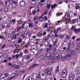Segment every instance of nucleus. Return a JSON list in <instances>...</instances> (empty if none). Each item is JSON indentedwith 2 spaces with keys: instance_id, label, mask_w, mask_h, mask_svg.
Segmentation results:
<instances>
[{
  "instance_id": "obj_1",
  "label": "nucleus",
  "mask_w": 80,
  "mask_h": 80,
  "mask_svg": "<svg viewBox=\"0 0 80 80\" xmlns=\"http://www.w3.org/2000/svg\"><path fill=\"white\" fill-rule=\"evenodd\" d=\"M8 76H9V74L8 73L3 74L0 76V79L2 80H5L6 78H7Z\"/></svg>"
},
{
  "instance_id": "obj_2",
  "label": "nucleus",
  "mask_w": 80,
  "mask_h": 80,
  "mask_svg": "<svg viewBox=\"0 0 80 80\" xmlns=\"http://www.w3.org/2000/svg\"><path fill=\"white\" fill-rule=\"evenodd\" d=\"M17 75H18V74H17V73H12L11 75V76H12V77H8L7 79V80H12V79H13V78H15V77H17Z\"/></svg>"
},
{
  "instance_id": "obj_3",
  "label": "nucleus",
  "mask_w": 80,
  "mask_h": 80,
  "mask_svg": "<svg viewBox=\"0 0 80 80\" xmlns=\"http://www.w3.org/2000/svg\"><path fill=\"white\" fill-rule=\"evenodd\" d=\"M71 57H72V55L70 54H68L67 55V56H64L63 57L61 58L62 60V61H64L66 59H70V58H71Z\"/></svg>"
},
{
  "instance_id": "obj_4",
  "label": "nucleus",
  "mask_w": 80,
  "mask_h": 80,
  "mask_svg": "<svg viewBox=\"0 0 80 80\" xmlns=\"http://www.w3.org/2000/svg\"><path fill=\"white\" fill-rule=\"evenodd\" d=\"M67 70L64 69L63 70L62 73V78H65L67 77Z\"/></svg>"
},
{
  "instance_id": "obj_5",
  "label": "nucleus",
  "mask_w": 80,
  "mask_h": 80,
  "mask_svg": "<svg viewBox=\"0 0 80 80\" xmlns=\"http://www.w3.org/2000/svg\"><path fill=\"white\" fill-rule=\"evenodd\" d=\"M75 78V75L73 73H71L69 75V79L73 80Z\"/></svg>"
},
{
  "instance_id": "obj_6",
  "label": "nucleus",
  "mask_w": 80,
  "mask_h": 80,
  "mask_svg": "<svg viewBox=\"0 0 80 80\" xmlns=\"http://www.w3.org/2000/svg\"><path fill=\"white\" fill-rule=\"evenodd\" d=\"M55 57L56 58V60H60V59H62V56L61 55H59L58 54H57L55 55Z\"/></svg>"
},
{
  "instance_id": "obj_7",
  "label": "nucleus",
  "mask_w": 80,
  "mask_h": 80,
  "mask_svg": "<svg viewBox=\"0 0 80 80\" xmlns=\"http://www.w3.org/2000/svg\"><path fill=\"white\" fill-rule=\"evenodd\" d=\"M17 5H18L17 2L14 1L12 2V3L11 6L12 7H13V8H15V7H16L17 6Z\"/></svg>"
},
{
  "instance_id": "obj_8",
  "label": "nucleus",
  "mask_w": 80,
  "mask_h": 80,
  "mask_svg": "<svg viewBox=\"0 0 80 80\" xmlns=\"http://www.w3.org/2000/svg\"><path fill=\"white\" fill-rule=\"evenodd\" d=\"M26 2H25L24 1H21L20 3V5L21 7H25V5H26Z\"/></svg>"
},
{
  "instance_id": "obj_9",
  "label": "nucleus",
  "mask_w": 80,
  "mask_h": 80,
  "mask_svg": "<svg viewBox=\"0 0 80 80\" xmlns=\"http://www.w3.org/2000/svg\"><path fill=\"white\" fill-rule=\"evenodd\" d=\"M45 70L46 71H47V73L48 74V75H51V74L52 73V69H46Z\"/></svg>"
},
{
  "instance_id": "obj_10",
  "label": "nucleus",
  "mask_w": 80,
  "mask_h": 80,
  "mask_svg": "<svg viewBox=\"0 0 80 80\" xmlns=\"http://www.w3.org/2000/svg\"><path fill=\"white\" fill-rule=\"evenodd\" d=\"M76 72L77 73H80V67H77L76 68Z\"/></svg>"
},
{
  "instance_id": "obj_11",
  "label": "nucleus",
  "mask_w": 80,
  "mask_h": 80,
  "mask_svg": "<svg viewBox=\"0 0 80 80\" xmlns=\"http://www.w3.org/2000/svg\"><path fill=\"white\" fill-rule=\"evenodd\" d=\"M31 49L32 50H38L37 47L35 46V45L32 46H31Z\"/></svg>"
},
{
  "instance_id": "obj_12",
  "label": "nucleus",
  "mask_w": 80,
  "mask_h": 80,
  "mask_svg": "<svg viewBox=\"0 0 80 80\" xmlns=\"http://www.w3.org/2000/svg\"><path fill=\"white\" fill-rule=\"evenodd\" d=\"M77 22V19H74L72 20H71L70 22V23L71 24H73V23H75Z\"/></svg>"
},
{
  "instance_id": "obj_13",
  "label": "nucleus",
  "mask_w": 80,
  "mask_h": 80,
  "mask_svg": "<svg viewBox=\"0 0 80 80\" xmlns=\"http://www.w3.org/2000/svg\"><path fill=\"white\" fill-rule=\"evenodd\" d=\"M36 35H37L38 37H42V33L40 32H38L37 33Z\"/></svg>"
},
{
  "instance_id": "obj_14",
  "label": "nucleus",
  "mask_w": 80,
  "mask_h": 80,
  "mask_svg": "<svg viewBox=\"0 0 80 80\" xmlns=\"http://www.w3.org/2000/svg\"><path fill=\"white\" fill-rule=\"evenodd\" d=\"M52 28H53V27H49L47 29V31L48 32H49L52 29Z\"/></svg>"
},
{
  "instance_id": "obj_15",
  "label": "nucleus",
  "mask_w": 80,
  "mask_h": 80,
  "mask_svg": "<svg viewBox=\"0 0 80 80\" xmlns=\"http://www.w3.org/2000/svg\"><path fill=\"white\" fill-rule=\"evenodd\" d=\"M70 18L69 19L68 18H66L65 19V22L66 23H68L70 22Z\"/></svg>"
},
{
  "instance_id": "obj_16",
  "label": "nucleus",
  "mask_w": 80,
  "mask_h": 80,
  "mask_svg": "<svg viewBox=\"0 0 80 80\" xmlns=\"http://www.w3.org/2000/svg\"><path fill=\"white\" fill-rule=\"evenodd\" d=\"M39 20L40 22H43V21L44 20V18H43L42 17V16L39 18Z\"/></svg>"
},
{
  "instance_id": "obj_17",
  "label": "nucleus",
  "mask_w": 80,
  "mask_h": 80,
  "mask_svg": "<svg viewBox=\"0 0 80 80\" xmlns=\"http://www.w3.org/2000/svg\"><path fill=\"white\" fill-rule=\"evenodd\" d=\"M48 23H45L43 26V28H48Z\"/></svg>"
},
{
  "instance_id": "obj_18",
  "label": "nucleus",
  "mask_w": 80,
  "mask_h": 80,
  "mask_svg": "<svg viewBox=\"0 0 80 80\" xmlns=\"http://www.w3.org/2000/svg\"><path fill=\"white\" fill-rule=\"evenodd\" d=\"M47 52L46 54V56L47 57H49L50 56V52Z\"/></svg>"
},
{
  "instance_id": "obj_19",
  "label": "nucleus",
  "mask_w": 80,
  "mask_h": 80,
  "mask_svg": "<svg viewBox=\"0 0 80 80\" xmlns=\"http://www.w3.org/2000/svg\"><path fill=\"white\" fill-rule=\"evenodd\" d=\"M56 5H57V4H52V5L51 10L53 9V8H55Z\"/></svg>"
},
{
  "instance_id": "obj_20",
  "label": "nucleus",
  "mask_w": 80,
  "mask_h": 80,
  "mask_svg": "<svg viewBox=\"0 0 80 80\" xmlns=\"http://www.w3.org/2000/svg\"><path fill=\"white\" fill-rule=\"evenodd\" d=\"M52 46H50L49 48H47V52H48V51L49 50H52Z\"/></svg>"
},
{
  "instance_id": "obj_21",
  "label": "nucleus",
  "mask_w": 80,
  "mask_h": 80,
  "mask_svg": "<svg viewBox=\"0 0 80 80\" xmlns=\"http://www.w3.org/2000/svg\"><path fill=\"white\" fill-rule=\"evenodd\" d=\"M22 38H20L18 39V43L20 44V43L22 42Z\"/></svg>"
},
{
  "instance_id": "obj_22",
  "label": "nucleus",
  "mask_w": 80,
  "mask_h": 80,
  "mask_svg": "<svg viewBox=\"0 0 80 80\" xmlns=\"http://www.w3.org/2000/svg\"><path fill=\"white\" fill-rule=\"evenodd\" d=\"M40 58L41 60H43L45 59V58H44V56L43 55H41L40 56Z\"/></svg>"
},
{
  "instance_id": "obj_23",
  "label": "nucleus",
  "mask_w": 80,
  "mask_h": 80,
  "mask_svg": "<svg viewBox=\"0 0 80 80\" xmlns=\"http://www.w3.org/2000/svg\"><path fill=\"white\" fill-rule=\"evenodd\" d=\"M62 13L61 12H57V17H58V16H60L61 15H62Z\"/></svg>"
},
{
  "instance_id": "obj_24",
  "label": "nucleus",
  "mask_w": 80,
  "mask_h": 80,
  "mask_svg": "<svg viewBox=\"0 0 80 80\" xmlns=\"http://www.w3.org/2000/svg\"><path fill=\"white\" fill-rule=\"evenodd\" d=\"M38 18L37 16H35L34 17V18L33 19V20L34 21H35L37 20H38Z\"/></svg>"
},
{
  "instance_id": "obj_25",
  "label": "nucleus",
  "mask_w": 80,
  "mask_h": 80,
  "mask_svg": "<svg viewBox=\"0 0 80 80\" xmlns=\"http://www.w3.org/2000/svg\"><path fill=\"white\" fill-rule=\"evenodd\" d=\"M58 71H59V66H58L57 69L56 70V73H58Z\"/></svg>"
},
{
  "instance_id": "obj_26",
  "label": "nucleus",
  "mask_w": 80,
  "mask_h": 80,
  "mask_svg": "<svg viewBox=\"0 0 80 80\" xmlns=\"http://www.w3.org/2000/svg\"><path fill=\"white\" fill-rule=\"evenodd\" d=\"M50 7H51V5L50 4H47L46 7L47 8H50Z\"/></svg>"
},
{
  "instance_id": "obj_27",
  "label": "nucleus",
  "mask_w": 80,
  "mask_h": 80,
  "mask_svg": "<svg viewBox=\"0 0 80 80\" xmlns=\"http://www.w3.org/2000/svg\"><path fill=\"white\" fill-rule=\"evenodd\" d=\"M29 27H31V28H33V25L32 24V23H30L29 24Z\"/></svg>"
},
{
  "instance_id": "obj_28",
  "label": "nucleus",
  "mask_w": 80,
  "mask_h": 80,
  "mask_svg": "<svg viewBox=\"0 0 80 80\" xmlns=\"http://www.w3.org/2000/svg\"><path fill=\"white\" fill-rule=\"evenodd\" d=\"M43 73L42 74V75L43 77H46V73H45V72H43Z\"/></svg>"
},
{
  "instance_id": "obj_29",
  "label": "nucleus",
  "mask_w": 80,
  "mask_h": 80,
  "mask_svg": "<svg viewBox=\"0 0 80 80\" xmlns=\"http://www.w3.org/2000/svg\"><path fill=\"white\" fill-rule=\"evenodd\" d=\"M5 27L4 25H1V26H0V29H3Z\"/></svg>"
},
{
  "instance_id": "obj_30",
  "label": "nucleus",
  "mask_w": 80,
  "mask_h": 80,
  "mask_svg": "<svg viewBox=\"0 0 80 80\" xmlns=\"http://www.w3.org/2000/svg\"><path fill=\"white\" fill-rule=\"evenodd\" d=\"M44 45L45 46H48V41L45 42Z\"/></svg>"
},
{
  "instance_id": "obj_31",
  "label": "nucleus",
  "mask_w": 80,
  "mask_h": 80,
  "mask_svg": "<svg viewBox=\"0 0 80 80\" xmlns=\"http://www.w3.org/2000/svg\"><path fill=\"white\" fill-rule=\"evenodd\" d=\"M59 38H63V37H64V35L62 34H61L59 36Z\"/></svg>"
},
{
  "instance_id": "obj_32",
  "label": "nucleus",
  "mask_w": 80,
  "mask_h": 80,
  "mask_svg": "<svg viewBox=\"0 0 80 80\" xmlns=\"http://www.w3.org/2000/svg\"><path fill=\"white\" fill-rule=\"evenodd\" d=\"M16 49L15 50H14V53H17L18 51V47H17Z\"/></svg>"
},
{
  "instance_id": "obj_33",
  "label": "nucleus",
  "mask_w": 80,
  "mask_h": 80,
  "mask_svg": "<svg viewBox=\"0 0 80 80\" xmlns=\"http://www.w3.org/2000/svg\"><path fill=\"white\" fill-rule=\"evenodd\" d=\"M62 21V20H60L58 21V22H56V24H58H58H59V23H60V22H61Z\"/></svg>"
},
{
  "instance_id": "obj_34",
  "label": "nucleus",
  "mask_w": 80,
  "mask_h": 80,
  "mask_svg": "<svg viewBox=\"0 0 80 80\" xmlns=\"http://www.w3.org/2000/svg\"><path fill=\"white\" fill-rule=\"evenodd\" d=\"M21 28L20 27H19L18 29H17V30L18 31H21V32H21V33H22V30H21Z\"/></svg>"
},
{
  "instance_id": "obj_35",
  "label": "nucleus",
  "mask_w": 80,
  "mask_h": 80,
  "mask_svg": "<svg viewBox=\"0 0 80 80\" xmlns=\"http://www.w3.org/2000/svg\"><path fill=\"white\" fill-rule=\"evenodd\" d=\"M71 52L72 55H75V52L73 50H72Z\"/></svg>"
},
{
  "instance_id": "obj_36",
  "label": "nucleus",
  "mask_w": 80,
  "mask_h": 80,
  "mask_svg": "<svg viewBox=\"0 0 80 80\" xmlns=\"http://www.w3.org/2000/svg\"><path fill=\"white\" fill-rule=\"evenodd\" d=\"M39 55L40 53H38L35 55V56L36 57H38V56H39Z\"/></svg>"
},
{
  "instance_id": "obj_37",
  "label": "nucleus",
  "mask_w": 80,
  "mask_h": 80,
  "mask_svg": "<svg viewBox=\"0 0 80 80\" xmlns=\"http://www.w3.org/2000/svg\"><path fill=\"white\" fill-rule=\"evenodd\" d=\"M75 8L77 10V9H80V6H76Z\"/></svg>"
},
{
  "instance_id": "obj_38",
  "label": "nucleus",
  "mask_w": 80,
  "mask_h": 80,
  "mask_svg": "<svg viewBox=\"0 0 80 80\" xmlns=\"http://www.w3.org/2000/svg\"><path fill=\"white\" fill-rule=\"evenodd\" d=\"M4 11L5 12H8V8H5L4 9Z\"/></svg>"
},
{
  "instance_id": "obj_39",
  "label": "nucleus",
  "mask_w": 80,
  "mask_h": 80,
  "mask_svg": "<svg viewBox=\"0 0 80 80\" xmlns=\"http://www.w3.org/2000/svg\"><path fill=\"white\" fill-rule=\"evenodd\" d=\"M70 46H68L67 49V51L68 52H69V51H70Z\"/></svg>"
},
{
  "instance_id": "obj_40",
  "label": "nucleus",
  "mask_w": 80,
  "mask_h": 80,
  "mask_svg": "<svg viewBox=\"0 0 80 80\" xmlns=\"http://www.w3.org/2000/svg\"><path fill=\"white\" fill-rule=\"evenodd\" d=\"M53 32L54 33H55V34H57L58 33L57 32V31L55 29H53Z\"/></svg>"
},
{
  "instance_id": "obj_41",
  "label": "nucleus",
  "mask_w": 80,
  "mask_h": 80,
  "mask_svg": "<svg viewBox=\"0 0 80 80\" xmlns=\"http://www.w3.org/2000/svg\"><path fill=\"white\" fill-rule=\"evenodd\" d=\"M68 47H69L70 48H72L73 47V44H70V45H69Z\"/></svg>"
},
{
  "instance_id": "obj_42",
  "label": "nucleus",
  "mask_w": 80,
  "mask_h": 80,
  "mask_svg": "<svg viewBox=\"0 0 80 80\" xmlns=\"http://www.w3.org/2000/svg\"><path fill=\"white\" fill-rule=\"evenodd\" d=\"M31 3L33 5H34V4H35V1H32L31 2Z\"/></svg>"
},
{
  "instance_id": "obj_43",
  "label": "nucleus",
  "mask_w": 80,
  "mask_h": 80,
  "mask_svg": "<svg viewBox=\"0 0 80 80\" xmlns=\"http://www.w3.org/2000/svg\"><path fill=\"white\" fill-rule=\"evenodd\" d=\"M22 21L21 20H19V21H18V24H20V23H22Z\"/></svg>"
},
{
  "instance_id": "obj_44",
  "label": "nucleus",
  "mask_w": 80,
  "mask_h": 80,
  "mask_svg": "<svg viewBox=\"0 0 80 80\" xmlns=\"http://www.w3.org/2000/svg\"><path fill=\"white\" fill-rule=\"evenodd\" d=\"M47 34V32H43V33H42V35H43V36H44V35H45Z\"/></svg>"
},
{
  "instance_id": "obj_45",
  "label": "nucleus",
  "mask_w": 80,
  "mask_h": 80,
  "mask_svg": "<svg viewBox=\"0 0 80 80\" xmlns=\"http://www.w3.org/2000/svg\"><path fill=\"white\" fill-rule=\"evenodd\" d=\"M47 13H48V11L47 10H45L44 12V15H47Z\"/></svg>"
},
{
  "instance_id": "obj_46",
  "label": "nucleus",
  "mask_w": 80,
  "mask_h": 80,
  "mask_svg": "<svg viewBox=\"0 0 80 80\" xmlns=\"http://www.w3.org/2000/svg\"><path fill=\"white\" fill-rule=\"evenodd\" d=\"M52 50L54 52H56L57 51V48L55 47L53 48Z\"/></svg>"
},
{
  "instance_id": "obj_47",
  "label": "nucleus",
  "mask_w": 80,
  "mask_h": 80,
  "mask_svg": "<svg viewBox=\"0 0 80 80\" xmlns=\"http://www.w3.org/2000/svg\"><path fill=\"white\" fill-rule=\"evenodd\" d=\"M15 21H16V20L15 19H13L12 20V22H13V24H14L15 23Z\"/></svg>"
},
{
  "instance_id": "obj_48",
  "label": "nucleus",
  "mask_w": 80,
  "mask_h": 80,
  "mask_svg": "<svg viewBox=\"0 0 80 80\" xmlns=\"http://www.w3.org/2000/svg\"><path fill=\"white\" fill-rule=\"evenodd\" d=\"M34 29H35V30H37V29H38V26L37 25H35Z\"/></svg>"
},
{
  "instance_id": "obj_49",
  "label": "nucleus",
  "mask_w": 80,
  "mask_h": 80,
  "mask_svg": "<svg viewBox=\"0 0 80 80\" xmlns=\"http://www.w3.org/2000/svg\"><path fill=\"white\" fill-rule=\"evenodd\" d=\"M51 60H55V57L52 56L51 57Z\"/></svg>"
},
{
  "instance_id": "obj_50",
  "label": "nucleus",
  "mask_w": 80,
  "mask_h": 80,
  "mask_svg": "<svg viewBox=\"0 0 80 80\" xmlns=\"http://www.w3.org/2000/svg\"><path fill=\"white\" fill-rule=\"evenodd\" d=\"M23 53H21L19 54V57H22V55Z\"/></svg>"
},
{
  "instance_id": "obj_51",
  "label": "nucleus",
  "mask_w": 80,
  "mask_h": 80,
  "mask_svg": "<svg viewBox=\"0 0 80 80\" xmlns=\"http://www.w3.org/2000/svg\"><path fill=\"white\" fill-rule=\"evenodd\" d=\"M48 39H50V34H48L47 37Z\"/></svg>"
},
{
  "instance_id": "obj_52",
  "label": "nucleus",
  "mask_w": 80,
  "mask_h": 80,
  "mask_svg": "<svg viewBox=\"0 0 80 80\" xmlns=\"http://www.w3.org/2000/svg\"><path fill=\"white\" fill-rule=\"evenodd\" d=\"M21 36L23 37V38H25V35L23 34H21Z\"/></svg>"
},
{
  "instance_id": "obj_53",
  "label": "nucleus",
  "mask_w": 80,
  "mask_h": 80,
  "mask_svg": "<svg viewBox=\"0 0 80 80\" xmlns=\"http://www.w3.org/2000/svg\"><path fill=\"white\" fill-rule=\"evenodd\" d=\"M36 13H37V11L36 10H34L32 12V14L35 15Z\"/></svg>"
},
{
  "instance_id": "obj_54",
  "label": "nucleus",
  "mask_w": 80,
  "mask_h": 80,
  "mask_svg": "<svg viewBox=\"0 0 80 80\" xmlns=\"http://www.w3.org/2000/svg\"><path fill=\"white\" fill-rule=\"evenodd\" d=\"M25 23H26V21H24L22 24V25L23 26H25Z\"/></svg>"
},
{
  "instance_id": "obj_55",
  "label": "nucleus",
  "mask_w": 80,
  "mask_h": 80,
  "mask_svg": "<svg viewBox=\"0 0 80 80\" xmlns=\"http://www.w3.org/2000/svg\"><path fill=\"white\" fill-rule=\"evenodd\" d=\"M24 52L25 53H28V51L27 49H25L24 51Z\"/></svg>"
},
{
  "instance_id": "obj_56",
  "label": "nucleus",
  "mask_w": 80,
  "mask_h": 80,
  "mask_svg": "<svg viewBox=\"0 0 80 80\" xmlns=\"http://www.w3.org/2000/svg\"><path fill=\"white\" fill-rule=\"evenodd\" d=\"M0 5H3V2H2V0H0Z\"/></svg>"
},
{
  "instance_id": "obj_57",
  "label": "nucleus",
  "mask_w": 80,
  "mask_h": 80,
  "mask_svg": "<svg viewBox=\"0 0 80 80\" xmlns=\"http://www.w3.org/2000/svg\"><path fill=\"white\" fill-rule=\"evenodd\" d=\"M40 2L41 3H44L45 2H46V1L45 0H41Z\"/></svg>"
},
{
  "instance_id": "obj_58",
  "label": "nucleus",
  "mask_w": 80,
  "mask_h": 80,
  "mask_svg": "<svg viewBox=\"0 0 80 80\" xmlns=\"http://www.w3.org/2000/svg\"><path fill=\"white\" fill-rule=\"evenodd\" d=\"M37 38V36H35V35H33L32 36V38L33 39H35V38Z\"/></svg>"
},
{
  "instance_id": "obj_59",
  "label": "nucleus",
  "mask_w": 80,
  "mask_h": 80,
  "mask_svg": "<svg viewBox=\"0 0 80 80\" xmlns=\"http://www.w3.org/2000/svg\"><path fill=\"white\" fill-rule=\"evenodd\" d=\"M74 32H78V29H75L74 30Z\"/></svg>"
},
{
  "instance_id": "obj_60",
  "label": "nucleus",
  "mask_w": 80,
  "mask_h": 80,
  "mask_svg": "<svg viewBox=\"0 0 80 80\" xmlns=\"http://www.w3.org/2000/svg\"><path fill=\"white\" fill-rule=\"evenodd\" d=\"M44 20H47V16L44 17Z\"/></svg>"
},
{
  "instance_id": "obj_61",
  "label": "nucleus",
  "mask_w": 80,
  "mask_h": 80,
  "mask_svg": "<svg viewBox=\"0 0 80 80\" xmlns=\"http://www.w3.org/2000/svg\"><path fill=\"white\" fill-rule=\"evenodd\" d=\"M43 50V49H39L38 50V52H42V50Z\"/></svg>"
},
{
  "instance_id": "obj_62",
  "label": "nucleus",
  "mask_w": 80,
  "mask_h": 80,
  "mask_svg": "<svg viewBox=\"0 0 80 80\" xmlns=\"http://www.w3.org/2000/svg\"><path fill=\"white\" fill-rule=\"evenodd\" d=\"M71 65V66H74V65H75V62H72Z\"/></svg>"
},
{
  "instance_id": "obj_63",
  "label": "nucleus",
  "mask_w": 80,
  "mask_h": 80,
  "mask_svg": "<svg viewBox=\"0 0 80 80\" xmlns=\"http://www.w3.org/2000/svg\"><path fill=\"white\" fill-rule=\"evenodd\" d=\"M20 66L18 65H17L15 67V68H19Z\"/></svg>"
},
{
  "instance_id": "obj_64",
  "label": "nucleus",
  "mask_w": 80,
  "mask_h": 80,
  "mask_svg": "<svg viewBox=\"0 0 80 80\" xmlns=\"http://www.w3.org/2000/svg\"><path fill=\"white\" fill-rule=\"evenodd\" d=\"M61 28H58L57 29V30L58 31H61Z\"/></svg>"
}]
</instances>
